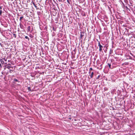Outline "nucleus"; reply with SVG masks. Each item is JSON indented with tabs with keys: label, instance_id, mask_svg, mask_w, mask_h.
Masks as SVG:
<instances>
[{
	"label": "nucleus",
	"instance_id": "f257e3e1",
	"mask_svg": "<svg viewBox=\"0 0 135 135\" xmlns=\"http://www.w3.org/2000/svg\"><path fill=\"white\" fill-rule=\"evenodd\" d=\"M80 37L81 39L83 40V38H85V35L86 33L84 32H80Z\"/></svg>",
	"mask_w": 135,
	"mask_h": 135
},
{
	"label": "nucleus",
	"instance_id": "f03ea898",
	"mask_svg": "<svg viewBox=\"0 0 135 135\" xmlns=\"http://www.w3.org/2000/svg\"><path fill=\"white\" fill-rule=\"evenodd\" d=\"M98 42V46L99 47V51L100 52L102 51V49H103V46L100 44V42L99 41H98V40H97Z\"/></svg>",
	"mask_w": 135,
	"mask_h": 135
},
{
	"label": "nucleus",
	"instance_id": "7ed1b4c3",
	"mask_svg": "<svg viewBox=\"0 0 135 135\" xmlns=\"http://www.w3.org/2000/svg\"><path fill=\"white\" fill-rule=\"evenodd\" d=\"M5 68H4V69H5L6 68H7L8 69H13V67L11 66V65L10 64H9L8 65H5Z\"/></svg>",
	"mask_w": 135,
	"mask_h": 135
},
{
	"label": "nucleus",
	"instance_id": "20e7f679",
	"mask_svg": "<svg viewBox=\"0 0 135 135\" xmlns=\"http://www.w3.org/2000/svg\"><path fill=\"white\" fill-rule=\"evenodd\" d=\"M19 26L20 28L23 31L25 30V27L22 24L21 22H20L19 24Z\"/></svg>",
	"mask_w": 135,
	"mask_h": 135
},
{
	"label": "nucleus",
	"instance_id": "39448f33",
	"mask_svg": "<svg viewBox=\"0 0 135 135\" xmlns=\"http://www.w3.org/2000/svg\"><path fill=\"white\" fill-rule=\"evenodd\" d=\"M97 63L98 65L100 66L101 68L102 67V64H100V61L99 60H98L97 61Z\"/></svg>",
	"mask_w": 135,
	"mask_h": 135
},
{
	"label": "nucleus",
	"instance_id": "423d86ee",
	"mask_svg": "<svg viewBox=\"0 0 135 135\" xmlns=\"http://www.w3.org/2000/svg\"><path fill=\"white\" fill-rule=\"evenodd\" d=\"M94 74V73L93 72H92L89 75V76H90V78H93V75Z\"/></svg>",
	"mask_w": 135,
	"mask_h": 135
},
{
	"label": "nucleus",
	"instance_id": "0eeeda50",
	"mask_svg": "<svg viewBox=\"0 0 135 135\" xmlns=\"http://www.w3.org/2000/svg\"><path fill=\"white\" fill-rule=\"evenodd\" d=\"M2 13V7L1 6L0 7V16L1 15Z\"/></svg>",
	"mask_w": 135,
	"mask_h": 135
},
{
	"label": "nucleus",
	"instance_id": "6e6552de",
	"mask_svg": "<svg viewBox=\"0 0 135 135\" xmlns=\"http://www.w3.org/2000/svg\"><path fill=\"white\" fill-rule=\"evenodd\" d=\"M31 26H28L27 28V31L30 32V31Z\"/></svg>",
	"mask_w": 135,
	"mask_h": 135
},
{
	"label": "nucleus",
	"instance_id": "1a4fd4ad",
	"mask_svg": "<svg viewBox=\"0 0 135 135\" xmlns=\"http://www.w3.org/2000/svg\"><path fill=\"white\" fill-rule=\"evenodd\" d=\"M37 14L38 15H40L41 14V13L40 11H38L37 12Z\"/></svg>",
	"mask_w": 135,
	"mask_h": 135
},
{
	"label": "nucleus",
	"instance_id": "9d476101",
	"mask_svg": "<svg viewBox=\"0 0 135 135\" xmlns=\"http://www.w3.org/2000/svg\"><path fill=\"white\" fill-rule=\"evenodd\" d=\"M115 58L116 59V60L117 61H120V59H118V57H115Z\"/></svg>",
	"mask_w": 135,
	"mask_h": 135
},
{
	"label": "nucleus",
	"instance_id": "9b49d317",
	"mask_svg": "<svg viewBox=\"0 0 135 135\" xmlns=\"http://www.w3.org/2000/svg\"><path fill=\"white\" fill-rule=\"evenodd\" d=\"M23 18V16H21V17H20V22H22V18Z\"/></svg>",
	"mask_w": 135,
	"mask_h": 135
},
{
	"label": "nucleus",
	"instance_id": "f8f14e48",
	"mask_svg": "<svg viewBox=\"0 0 135 135\" xmlns=\"http://www.w3.org/2000/svg\"><path fill=\"white\" fill-rule=\"evenodd\" d=\"M113 50H111V49H110V51L109 52V54H111L112 53H113Z\"/></svg>",
	"mask_w": 135,
	"mask_h": 135
},
{
	"label": "nucleus",
	"instance_id": "ddd939ff",
	"mask_svg": "<svg viewBox=\"0 0 135 135\" xmlns=\"http://www.w3.org/2000/svg\"><path fill=\"white\" fill-rule=\"evenodd\" d=\"M25 38L26 39H27L28 40V41H29L30 39L27 36H25Z\"/></svg>",
	"mask_w": 135,
	"mask_h": 135
},
{
	"label": "nucleus",
	"instance_id": "4468645a",
	"mask_svg": "<svg viewBox=\"0 0 135 135\" xmlns=\"http://www.w3.org/2000/svg\"><path fill=\"white\" fill-rule=\"evenodd\" d=\"M27 89L28 91H31V89L30 87H28L27 88Z\"/></svg>",
	"mask_w": 135,
	"mask_h": 135
},
{
	"label": "nucleus",
	"instance_id": "2eb2a0df",
	"mask_svg": "<svg viewBox=\"0 0 135 135\" xmlns=\"http://www.w3.org/2000/svg\"><path fill=\"white\" fill-rule=\"evenodd\" d=\"M29 36L31 38H33V36L32 35L30 34H29Z\"/></svg>",
	"mask_w": 135,
	"mask_h": 135
},
{
	"label": "nucleus",
	"instance_id": "dca6fc26",
	"mask_svg": "<svg viewBox=\"0 0 135 135\" xmlns=\"http://www.w3.org/2000/svg\"><path fill=\"white\" fill-rule=\"evenodd\" d=\"M14 80L15 82H19L18 80L16 79H14Z\"/></svg>",
	"mask_w": 135,
	"mask_h": 135
},
{
	"label": "nucleus",
	"instance_id": "f3484780",
	"mask_svg": "<svg viewBox=\"0 0 135 135\" xmlns=\"http://www.w3.org/2000/svg\"><path fill=\"white\" fill-rule=\"evenodd\" d=\"M108 65L109 66V68L111 69V64H109V63H108Z\"/></svg>",
	"mask_w": 135,
	"mask_h": 135
},
{
	"label": "nucleus",
	"instance_id": "a211bd4d",
	"mask_svg": "<svg viewBox=\"0 0 135 135\" xmlns=\"http://www.w3.org/2000/svg\"><path fill=\"white\" fill-rule=\"evenodd\" d=\"M9 69V72L10 73H12V72L13 71V70H12V69Z\"/></svg>",
	"mask_w": 135,
	"mask_h": 135
},
{
	"label": "nucleus",
	"instance_id": "6ab92c4d",
	"mask_svg": "<svg viewBox=\"0 0 135 135\" xmlns=\"http://www.w3.org/2000/svg\"><path fill=\"white\" fill-rule=\"evenodd\" d=\"M32 2L33 5L35 6V7H36L37 6H36V5L35 4V3L33 2Z\"/></svg>",
	"mask_w": 135,
	"mask_h": 135
},
{
	"label": "nucleus",
	"instance_id": "aec40b11",
	"mask_svg": "<svg viewBox=\"0 0 135 135\" xmlns=\"http://www.w3.org/2000/svg\"><path fill=\"white\" fill-rule=\"evenodd\" d=\"M55 35V33L54 32H52V36H54Z\"/></svg>",
	"mask_w": 135,
	"mask_h": 135
},
{
	"label": "nucleus",
	"instance_id": "412c9836",
	"mask_svg": "<svg viewBox=\"0 0 135 135\" xmlns=\"http://www.w3.org/2000/svg\"><path fill=\"white\" fill-rule=\"evenodd\" d=\"M13 35L14 36L15 38H16V35L15 34H13Z\"/></svg>",
	"mask_w": 135,
	"mask_h": 135
},
{
	"label": "nucleus",
	"instance_id": "4be33fe9",
	"mask_svg": "<svg viewBox=\"0 0 135 135\" xmlns=\"http://www.w3.org/2000/svg\"><path fill=\"white\" fill-rule=\"evenodd\" d=\"M129 59H132V57H131V56H129ZM127 59H128V58Z\"/></svg>",
	"mask_w": 135,
	"mask_h": 135
},
{
	"label": "nucleus",
	"instance_id": "5701e85b",
	"mask_svg": "<svg viewBox=\"0 0 135 135\" xmlns=\"http://www.w3.org/2000/svg\"><path fill=\"white\" fill-rule=\"evenodd\" d=\"M124 8H126L127 9H129L126 6H125V7H124Z\"/></svg>",
	"mask_w": 135,
	"mask_h": 135
},
{
	"label": "nucleus",
	"instance_id": "b1692460",
	"mask_svg": "<svg viewBox=\"0 0 135 135\" xmlns=\"http://www.w3.org/2000/svg\"><path fill=\"white\" fill-rule=\"evenodd\" d=\"M1 63L2 64L3 63H4V61H3L2 60V59H1Z\"/></svg>",
	"mask_w": 135,
	"mask_h": 135
},
{
	"label": "nucleus",
	"instance_id": "393cba45",
	"mask_svg": "<svg viewBox=\"0 0 135 135\" xmlns=\"http://www.w3.org/2000/svg\"><path fill=\"white\" fill-rule=\"evenodd\" d=\"M100 75H99L97 78V79H99V78H100Z\"/></svg>",
	"mask_w": 135,
	"mask_h": 135
},
{
	"label": "nucleus",
	"instance_id": "a878e982",
	"mask_svg": "<svg viewBox=\"0 0 135 135\" xmlns=\"http://www.w3.org/2000/svg\"><path fill=\"white\" fill-rule=\"evenodd\" d=\"M93 69L92 68H91L89 69V70L91 71V70H92Z\"/></svg>",
	"mask_w": 135,
	"mask_h": 135
},
{
	"label": "nucleus",
	"instance_id": "bb28decb",
	"mask_svg": "<svg viewBox=\"0 0 135 135\" xmlns=\"http://www.w3.org/2000/svg\"><path fill=\"white\" fill-rule=\"evenodd\" d=\"M122 4H123V7H125V5L123 3H122Z\"/></svg>",
	"mask_w": 135,
	"mask_h": 135
},
{
	"label": "nucleus",
	"instance_id": "cd10ccee",
	"mask_svg": "<svg viewBox=\"0 0 135 135\" xmlns=\"http://www.w3.org/2000/svg\"><path fill=\"white\" fill-rule=\"evenodd\" d=\"M130 135H135V133H133L132 134H130Z\"/></svg>",
	"mask_w": 135,
	"mask_h": 135
},
{
	"label": "nucleus",
	"instance_id": "c85d7f7f",
	"mask_svg": "<svg viewBox=\"0 0 135 135\" xmlns=\"http://www.w3.org/2000/svg\"><path fill=\"white\" fill-rule=\"evenodd\" d=\"M67 2L69 4H70V2L69 0H67Z\"/></svg>",
	"mask_w": 135,
	"mask_h": 135
},
{
	"label": "nucleus",
	"instance_id": "c756f323",
	"mask_svg": "<svg viewBox=\"0 0 135 135\" xmlns=\"http://www.w3.org/2000/svg\"><path fill=\"white\" fill-rule=\"evenodd\" d=\"M3 60H4L5 61H7V60H6L7 59H5V58H4L3 59Z\"/></svg>",
	"mask_w": 135,
	"mask_h": 135
},
{
	"label": "nucleus",
	"instance_id": "7c9ffc66",
	"mask_svg": "<svg viewBox=\"0 0 135 135\" xmlns=\"http://www.w3.org/2000/svg\"><path fill=\"white\" fill-rule=\"evenodd\" d=\"M53 29L54 31H55V28H54V27H53Z\"/></svg>",
	"mask_w": 135,
	"mask_h": 135
},
{
	"label": "nucleus",
	"instance_id": "2f4dec72",
	"mask_svg": "<svg viewBox=\"0 0 135 135\" xmlns=\"http://www.w3.org/2000/svg\"><path fill=\"white\" fill-rule=\"evenodd\" d=\"M91 73V71H89V73L90 74Z\"/></svg>",
	"mask_w": 135,
	"mask_h": 135
},
{
	"label": "nucleus",
	"instance_id": "473e14b6",
	"mask_svg": "<svg viewBox=\"0 0 135 135\" xmlns=\"http://www.w3.org/2000/svg\"><path fill=\"white\" fill-rule=\"evenodd\" d=\"M128 5H129V6H131L130 5H129V4H128Z\"/></svg>",
	"mask_w": 135,
	"mask_h": 135
},
{
	"label": "nucleus",
	"instance_id": "72a5a7b5",
	"mask_svg": "<svg viewBox=\"0 0 135 135\" xmlns=\"http://www.w3.org/2000/svg\"><path fill=\"white\" fill-rule=\"evenodd\" d=\"M56 4L57 5V6H58V4Z\"/></svg>",
	"mask_w": 135,
	"mask_h": 135
},
{
	"label": "nucleus",
	"instance_id": "f704fd0d",
	"mask_svg": "<svg viewBox=\"0 0 135 135\" xmlns=\"http://www.w3.org/2000/svg\"><path fill=\"white\" fill-rule=\"evenodd\" d=\"M42 73H44V72H42Z\"/></svg>",
	"mask_w": 135,
	"mask_h": 135
}]
</instances>
